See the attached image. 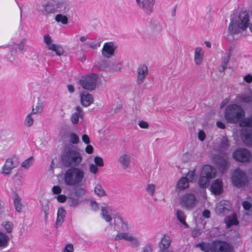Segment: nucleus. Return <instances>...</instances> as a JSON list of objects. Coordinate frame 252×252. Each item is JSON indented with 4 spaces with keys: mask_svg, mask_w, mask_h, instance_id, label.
<instances>
[{
    "mask_svg": "<svg viewBox=\"0 0 252 252\" xmlns=\"http://www.w3.org/2000/svg\"><path fill=\"white\" fill-rule=\"evenodd\" d=\"M82 160L81 154L77 150L68 149L62 155L61 161L65 167H76L78 166Z\"/></svg>",
    "mask_w": 252,
    "mask_h": 252,
    "instance_id": "f257e3e1",
    "label": "nucleus"
},
{
    "mask_svg": "<svg viewBox=\"0 0 252 252\" xmlns=\"http://www.w3.org/2000/svg\"><path fill=\"white\" fill-rule=\"evenodd\" d=\"M245 115L242 107L236 104L228 105L225 108L224 118L227 123L237 124Z\"/></svg>",
    "mask_w": 252,
    "mask_h": 252,
    "instance_id": "f03ea898",
    "label": "nucleus"
},
{
    "mask_svg": "<svg viewBox=\"0 0 252 252\" xmlns=\"http://www.w3.org/2000/svg\"><path fill=\"white\" fill-rule=\"evenodd\" d=\"M84 175L85 172L83 169L77 167H71L64 174V182L68 186L78 185L82 182Z\"/></svg>",
    "mask_w": 252,
    "mask_h": 252,
    "instance_id": "7ed1b4c3",
    "label": "nucleus"
},
{
    "mask_svg": "<svg viewBox=\"0 0 252 252\" xmlns=\"http://www.w3.org/2000/svg\"><path fill=\"white\" fill-rule=\"evenodd\" d=\"M111 239L115 241L125 240L128 242V245L130 247L133 248H137L141 245L139 238L128 232H119L117 234L113 235Z\"/></svg>",
    "mask_w": 252,
    "mask_h": 252,
    "instance_id": "20e7f679",
    "label": "nucleus"
},
{
    "mask_svg": "<svg viewBox=\"0 0 252 252\" xmlns=\"http://www.w3.org/2000/svg\"><path fill=\"white\" fill-rule=\"evenodd\" d=\"M97 78V75L95 74L83 76L80 79V84L84 89L93 90L96 87Z\"/></svg>",
    "mask_w": 252,
    "mask_h": 252,
    "instance_id": "39448f33",
    "label": "nucleus"
},
{
    "mask_svg": "<svg viewBox=\"0 0 252 252\" xmlns=\"http://www.w3.org/2000/svg\"><path fill=\"white\" fill-rule=\"evenodd\" d=\"M231 179L233 184L237 187H242L247 183L246 173L239 169H237L233 172Z\"/></svg>",
    "mask_w": 252,
    "mask_h": 252,
    "instance_id": "423d86ee",
    "label": "nucleus"
},
{
    "mask_svg": "<svg viewBox=\"0 0 252 252\" xmlns=\"http://www.w3.org/2000/svg\"><path fill=\"white\" fill-rule=\"evenodd\" d=\"M57 8L60 12L66 15L68 17L72 16L74 12L72 4L67 0H58Z\"/></svg>",
    "mask_w": 252,
    "mask_h": 252,
    "instance_id": "0eeeda50",
    "label": "nucleus"
},
{
    "mask_svg": "<svg viewBox=\"0 0 252 252\" xmlns=\"http://www.w3.org/2000/svg\"><path fill=\"white\" fill-rule=\"evenodd\" d=\"M197 203V199L192 193H186L181 199V205L188 210L192 209Z\"/></svg>",
    "mask_w": 252,
    "mask_h": 252,
    "instance_id": "6e6552de",
    "label": "nucleus"
},
{
    "mask_svg": "<svg viewBox=\"0 0 252 252\" xmlns=\"http://www.w3.org/2000/svg\"><path fill=\"white\" fill-rule=\"evenodd\" d=\"M44 42L45 43L46 47L48 50L55 52L58 56H61L64 53L63 48L60 45L52 43V39L49 35H45L43 37Z\"/></svg>",
    "mask_w": 252,
    "mask_h": 252,
    "instance_id": "1a4fd4ad",
    "label": "nucleus"
},
{
    "mask_svg": "<svg viewBox=\"0 0 252 252\" xmlns=\"http://www.w3.org/2000/svg\"><path fill=\"white\" fill-rule=\"evenodd\" d=\"M233 157L237 161L247 162L251 158V154L245 148H239L234 152Z\"/></svg>",
    "mask_w": 252,
    "mask_h": 252,
    "instance_id": "9d476101",
    "label": "nucleus"
},
{
    "mask_svg": "<svg viewBox=\"0 0 252 252\" xmlns=\"http://www.w3.org/2000/svg\"><path fill=\"white\" fill-rule=\"evenodd\" d=\"M138 6L142 8L143 11L148 15H150L153 12L154 6L156 0H135Z\"/></svg>",
    "mask_w": 252,
    "mask_h": 252,
    "instance_id": "9b49d317",
    "label": "nucleus"
},
{
    "mask_svg": "<svg viewBox=\"0 0 252 252\" xmlns=\"http://www.w3.org/2000/svg\"><path fill=\"white\" fill-rule=\"evenodd\" d=\"M17 165L18 162L16 159L12 158H7L2 167V173L5 175L9 174Z\"/></svg>",
    "mask_w": 252,
    "mask_h": 252,
    "instance_id": "f8f14e48",
    "label": "nucleus"
},
{
    "mask_svg": "<svg viewBox=\"0 0 252 252\" xmlns=\"http://www.w3.org/2000/svg\"><path fill=\"white\" fill-rule=\"evenodd\" d=\"M58 0H47L42 4L43 12L45 15L54 13L57 8Z\"/></svg>",
    "mask_w": 252,
    "mask_h": 252,
    "instance_id": "ddd939ff",
    "label": "nucleus"
},
{
    "mask_svg": "<svg viewBox=\"0 0 252 252\" xmlns=\"http://www.w3.org/2000/svg\"><path fill=\"white\" fill-rule=\"evenodd\" d=\"M249 15L246 11H242L239 15L238 26L243 31L245 30L249 25Z\"/></svg>",
    "mask_w": 252,
    "mask_h": 252,
    "instance_id": "4468645a",
    "label": "nucleus"
},
{
    "mask_svg": "<svg viewBox=\"0 0 252 252\" xmlns=\"http://www.w3.org/2000/svg\"><path fill=\"white\" fill-rule=\"evenodd\" d=\"M148 74V67L145 65H140L137 69V84H141L144 81L145 78Z\"/></svg>",
    "mask_w": 252,
    "mask_h": 252,
    "instance_id": "2eb2a0df",
    "label": "nucleus"
},
{
    "mask_svg": "<svg viewBox=\"0 0 252 252\" xmlns=\"http://www.w3.org/2000/svg\"><path fill=\"white\" fill-rule=\"evenodd\" d=\"M116 47L112 42L105 43L102 49V55L110 58L114 55Z\"/></svg>",
    "mask_w": 252,
    "mask_h": 252,
    "instance_id": "dca6fc26",
    "label": "nucleus"
},
{
    "mask_svg": "<svg viewBox=\"0 0 252 252\" xmlns=\"http://www.w3.org/2000/svg\"><path fill=\"white\" fill-rule=\"evenodd\" d=\"M172 240L169 236L164 235L158 244V252H163L171 249L170 248Z\"/></svg>",
    "mask_w": 252,
    "mask_h": 252,
    "instance_id": "f3484780",
    "label": "nucleus"
},
{
    "mask_svg": "<svg viewBox=\"0 0 252 252\" xmlns=\"http://www.w3.org/2000/svg\"><path fill=\"white\" fill-rule=\"evenodd\" d=\"M213 252H232L230 245L226 242L216 241Z\"/></svg>",
    "mask_w": 252,
    "mask_h": 252,
    "instance_id": "a211bd4d",
    "label": "nucleus"
},
{
    "mask_svg": "<svg viewBox=\"0 0 252 252\" xmlns=\"http://www.w3.org/2000/svg\"><path fill=\"white\" fill-rule=\"evenodd\" d=\"M241 137L246 145H252V129L243 128L241 130Z\"/></svg>",
    "mask_w": 252,
    "mask_h": 252,
    "instance_id": "6ab92c4d",
    "label": "nucleus"
},
{
    "mask_svg": "<svg viewBox=\"0 0 252 252\" xmlns=\"http://www.w3.org/2000/svg\"><path fill=\"white\" fill-rule=\"evenodd\" d=\"M118 162L122 168L126 170L128 168L131 163L130 155L127 154H122L118 158Z\"/></svg>",
    "mask_w": 252,
    "mask_h": 252,
    "instance_id": "aec40b11",
    "label": "nucleus"
},
{
    "mask_svg": "<svg viewBox=\"0 0 252 252\" xmlns=\"http://www.w3.org/2000/svg\"><path fill=\"white\" fill-rule=\"evenodd\" d=\"M238 102L243 103H249L252 101V91L250 89L248 92L243 93L236 96Z\"/></svg>",
    "mask_w": 252,
    "mask_h": 252,
    "instance_id": "412c9836",
    "label": "nucleus"
},
{
    "mask_svg": "<svg viewBox=\"0 0 252 252\" xmlns=\"http://www.w3.org/2000/svg\"><path fill=\"white\" fill-rule=\"evenodd\" d=\"M81 103L85 106L90 105L94 101L93 95L86 91H84L81 94Z\"/></svg>",
    "mask_w": 252,
    "mask_h": 252,
    "instance_id": "4be33fe9",
    "label": "nucleus"
},
{
    "mask_svg": "<svg viewBox=\"0 0 252 252\" xmlns=\"http://www.w3.org/2000/svg\"><path fill=\"white\" fill-rule=\"evenodd\" d=\"M210 190L214 194H220L222 192V181L220 179L215 180L211 185Z\"/></svg>",
    "mask_w": 252,
    "mask_h": 252,
    "instance_id": "5701e85b",
    "label": "nucleus"
},
{
    "mask_svg": "<svg viewBox=\"0 0 252 252\" xmlns=\"http://www.w3.org/2000/svg\"><path fill=\"white\" fill-rule=\"evenodd\" d=\"M216 241H214L211 243L202 242L196 245V247L200 248V249L204 252H213L215 248Z\"/></svg>",
    "mask_w": 252,
    "mask_h": 252,
    "instance_id": "b1692460",
    "label": "nucleus"
},
{
    "mask_svg": "<svg viewBox=\"0 0 252 252\" xmlns=\"http://www.w3.org/2000/svg\"><path fill=\"white\" fill-rule=\"evenodd\" d=\"M216 174V170L213 167L205 165L202 167L201 174L210 178V179H212L215 177Z\"/></svg>",
    "mask_w": 252,
    "mask_h": 252,
    "instance_id": "393cba45",
    "label": "nucleus"
},
{
    "mask_svg": "<svg viewBox=\"0 0 252 252\" xmlns=\"http://www.w3.org/2000/svg\"><path fill=\"white\" fill-rule=\"evenodd\" d=\"M233 51V48L230 47L227 50L226 54L222 58V61L221 63V68L222 71H224L227 68V64L229 62L230 59L231 58L232 52Z\"/></svg>",
    "mask_w": 252,
    "mask_h": 252,
    "instance_id": "a878e982",
    "label": "nucleus"
},
{
    "mask_svg": "<svg viewBox=\"0 0 252 252\" xmlns=\"http://www.w3.org/2000/svg\"><path fill=\"white\" fill-rule=\"evenodd\" d=\"M204 58V52L201 47H197L195 49L194 60L196 64L202 63Z\"/></svg>",
    "mask_w": 252,
    "mask_h": 252,
    "instance_id": "bb28decb",
    "label": "nucleus"
},
{
    "mask_svg": "<svg viewBox=\"0 0 252 252\" xmlns=\"http://www.w3.org/2000/svg\"><path fill=\"white\" fill-rule=\"evenodd\" d=\"M101 215L102 218L106 222H110L112 220V218L110 216V214L112 213V210L109 207L105 206L101 207Z\"/></svg>",
    "mask_w": 252,
    "mask_h": 252,
    "instance_id": "cd10ccee",
    "label": "nucleus"
},
{
    "mask_svg": "<svg viewBox=\"0 0 252 252\" xmlns=\"http://www.w3.org/2000/svg\"><path fill=\"white\" fill-rule=\"evenodd\" d=\"M217 166L222 171L228 167V163L226 157L219 156L216 160Z\"/></svg>",
    "mask_w": 252,
    "mask_h": 252,
    "instance_id": "c85d7f7f",
    "label": "nucleus"
},
{
    "mask_svg": "<svg viewBox=\"0 0 252 252\" xmlns=\"http://www.w3.org/2000/svg\"><path fill=\"white\" fill-rule=\"evenodd\" d=\"M240 28L238 26V23L237 20L232 19L228 26V32L231 34H234L240 32Z\"/></svg>",
    "mask_w": 252,
    "mask_h": 252,
    "instance_id": "c756f323",
    "label": "nucleus"
},
{
    "mask_svg": "<svg viewBox=\"0 0 252 252\" xmlns=\"http://www.w3.org/2000/svg\"><path fill=\"white\" fill-rule=\"evenodd\" d=\"M65 215V210L63 207H60L58 209L57 213V218L56 221L57 226H60L64 221V218Z\"/></svg>",
    "mask_w": 252,
    "mask_h": 252,
    "instance_id": "7c9ffc66",
    "label": "nucleus"
},
{
    "mask_svg": "<svg viewBox=\"0 0 252 252\" xmlns=\"http://www.w3.org/2000/svg\"><path fill=\"white\" fill-rule=\"evenodd\" d=\"M176 217L178 220L184 225L185 228H188L189 227V225L186 222V216L183 211L178 210L176 212Z\"/></svg>",
    "mask_w": 252,
    "mask_h": 252,
    "instance_id": "2f4dec72",
    "label": "nucleus"
},
{
    "mask_svg": "<svg viewBox=\"0 0 252 252\" xmlns=\"http://www.w3.org/2000/svg\"><path fill=\"white\" fill-rule=\"evenodd\" d=\"M13 201L16 210L18 212H21L23 208V205L21 203V199L16 193L13 197Z\"/></svg>",
    "mask_w": 252,
    "mask_h": 252,
    "instance_id": "473e14b6",
    "label": "nucleus"
},
{
    "mask_svg": "<svg viewBox=\"0 0 252 252\" xmlns=\"http://www.w3.org/2000/svg\"><path fill=\"white\" fill-rule=\"evenodd\" d=\"M176 187L180 190L185 189L189 187V181L186 178L182 177L177 182Z\"/></svg>",
    "mask_w": 252,
    "mask_h": 252,
    "instance_id": "72a5a7b5",
    "label": "nucleus"
},
{
    "mask_svg": "<svg viewBox=\"0 0 252 252\" xmlns=\"http://www.w3.org/2000/svg\"><path fill=\"white\" fill-rule=\"evenodd\" d=\"M211 179L201 174L199 180V187L202 188H206L209 186V181Z\"/></svg>",
    "mask_w": 252,
    "mask_h": 252,
    "instance_id": "f704fd0d",
    "label": "nucleus"
},
{
    "mask_svg": "<svg viewBox=\"0 0 252 252\" xmlns=\"http://www.w3.org/2000/svg\"><path fill=\"white\" fill-rule=\"evenodd\" d=\"M119 220H120V226L119 228V230L118 231V233L120 232V231H128L130 229V226L129 225L127 221L125 220H124L122 218H119Z\"/></svg>",
    "mask_w": 252,
    "mask_h": 252,
    "instance_id": "c9c22d12",
    "label": "nucleus"
},
{
    "mask_svg": "<svg viewBox=\"0 0 252 252\" xmlns=\"http://www.w3.org/2000/svg\"><path fill=\"white\" fill-rule=\"evenodd\" d=\"M226 224L227 228L230 227L232 225H237L238 222L237 221V218L235 216L232 215L228 216L226 220Z\"/></svg>",
    "mask_w": 252,
    "mask_h": 252,
    "instance_id": "e433bc0d",
    "label": "nucleus"
},
{
    "mask_svg": "<svg viewBox=\"0 0 252 252\" xmlns=\"http://www.w3.org/2000/svg\"><path fill=\"white\" fill-rule=\"evenodd\" d=\"M68 16L63 15L62 14H58L55 17V20L58 22H61L63 24H67L68 23Z\"/></svg>",
    "mask_w": 252,
    "mask_h": 252,
    "instance_id": "4c0bfd02",
    "label": "nucleus"
},
{
    "mask_svg": "<svg viewBox=\"0 0 252 252\" xmlns=\"http://www.w3.org/2000/svg\"><path fill=\"white\" fill-rule=\"evenodd\" d=\"M240 125L242 126L252 127V109L251 112L250 118L245 119L241 122Z\"/></svg>",
    "mask_w": 252,
    "mask_h": 252,
    "instance_id": "58836bf2",
    "label": "nucleus"
},
{
    "mask_svg": "<svg viewBox=\"0 0 252 252\" xmlns=\"http://www.w3.org/2000/svg\"><path fill=\"white\" fill-rule=\"evenodd\" d=\"M94 192L96 195L99 196L106 195L105 191L100 184H97L94 188Z\"/></svg>",
    "mask_w": 252,
    "mask_h": 252,
    "instance_id": "ea45409f",
    "label": "nucleus"
},
{
    "mask_svg": "<svg viewBox=\"0 0 252 252\" xmlns=\"http://www.w3.org/2000/svg\"><path fill=\"white\" fill-rule=\"evenodd\" d=\"M67 204L71 207H76L79 204V200L77 198L68 197L67 200Z\"/></svg>",
    "mask_w": 252,
    "mask_h": 252,
    "instance_id": "a19ab883",
    "label": "nucleus"
},
{
    "mask_svg": "<svg viewBox=\"0 0 252 252\" xmlns=\"http://www.w3.org/2000/svg\"><path fill=\"white\" fill-rule=\"evenodd\" d=\"M32 114L33 113H32V112L29 114L25 119V125L28 127L32 126L33 124L34 120L33 119L32 117Z\"/></svg>",
    "mask_w": 252,
    "mask_h": 252,
    "instance_id": "79ce46f5",
    "label": "nucleus"
},
{
    "mask_svg": "<svg viewBox=\"0 0 252 252\" xmlns=\"http://www.w3.org/2000/svg\"><path fill=\"white\" fill-rule=\"evenodd\" d=\"M43 109V105L42 102H38L37 103L35 108H32V113L33 114H36L37 113H40Z\"/></svg>",
    "mask_w": 252,
    "mask_h": 252,
    "instance_id": "37998d69",
    "label": "nucleus"
},
{
    "mask_svg": "<svg viewBox=\"0 0 252 252\" xmlns=\"http://www.w3.org/2000/svg\"><path fill=\"white\" fill-rule=\"evenodd\" d=\"M33 158L32 157L25 160L21 164V166L26 169L29 168L32 164Z\"/></svg>",
    "mask_w": 252,
    "mask_h": 252,
    "instance_id": "c03bdc74",
    "label": "nucleus"
},
{
    "mask_svg": "<svg viewBox=\"0 0 252 252\" xmlns=\"http://www.w3.org/2000/svg\"><path fill=\"white\" fill-rule=\"evenodd\" d=\"M228 210V208L226 207H223L220 204H217L216 207V211L218 214H225Z\"/></svg>",
    "mask_w": 252,
    "mask_h": 252,
    "instance_id": "a18cd8bd",
    "label": "nucleus"
},
{
    "mask_svg": "<svg viewBox=\"0 0 252 252\" xmlns=\"http://www.w3.org/2000/svg\"><path fill=\"white\" fill-rule=\"evenodd\" d=\"M155 185L153 184H148L146 189L147 192L153 196L155 191Z\"/></svg>",
    "mask_w": 252,
    "mask_h": 252,
    "instance_id": "49530a36",
    "label": "nucleus"
},
{
    "mask_svg": "<svg viewBox=\"0 0 252 252\" xmlns=\"http://www.w3.org/2000/svg\"><path fill=\"white\" fill-rule=\"evenodd\" d=\"M69 141L72 144H77L79 141V137L74 133H71L69 135Z\"/></svg>",
    "mask_w": 252,
    "mask_h": 252,
    "instance_id": "de8ad7c7",
    "label": "nucleus"
},
{
    "mask_svg": "<svg viewBox=\"0 0 252 252\" xmlns=\"http://www.w3.org/2000/svg\"><path fill=\"white\" fill-rule=\"evenodd\" d=\"M8 240V237L0 232V247L4 246L7 243Z\"/></svg>",
    "mask_w": 252,
    "mask_h": 252,
    "instance_id": "09e8293b",
    "label": "nucleus"
},
{
    "mask_svg": "<svg viewBox=\"0 0 252 252\" xmlns=\"http://www.w3.org/2000/svg\"><path fill=\"white\" fill-rule=\"evenodd\" d=\"M86 192L85 189L81 187H77L75 189V194L77 196H82Z\"/></svg>",
    "mask_w": 252,
    "mask_h": 252,
    "instance_id": "8fccbe9b",
    "label": "nucleus"
},
{
    "mask_svg": "<svg viewBox=\"0 0 252 252\" xmlns=\"http://www.w3.org/2000/svg\"><path fill=\"white\" fill-rule=\"evenodd\" d=\"M94 162L97 166L102 167L104 165L103 160L101 157H95L94 158Z\"/></svg>",
    "mask_w": 252,
    "mask_h": 252,
    "instance_id": "3c124183",
    "label": "nucleus"
},
{
    "mask_svg": "<svg viewBox=\"0 0 252 252\" xmlns=\"http://www.w3.org/2000/svg\"><path fill=\"white\" fill-rule=\"evenodd\" d=\"M195 172L194 171H189L186 175V178L188 181L192 182L195 180Z\"/></svg>",
    "mask_w": 252,
    "mask_h": 252,
    "instance_id": "603ef678",
    "label": "nucleus"
},
{
    "mask_svg": "<svg viewBox=\"0 0 252 252\" xmlns=\"http://www.w3.org/2000/svg\"><path fill=\"white\" fill-rule=\"evenodd\" d=\"M79 114L77 112L74 113L71 117V121L74 124H76L79 120Z\"/></svg>",
    "mask_w": 252,
    "mask_h": 252,
    "instance_id": "864d4df0",
    "label": "nucleus"
},
{
    "mask_svg": "<svg viewBox=\"0 0 252 252\" xmlns=\"http://www.w3.org/2000/svg\"><path fill=\"white\" fill-rule=\"evenodd\" d=\"M152 245L148 243L142 248V252H152Z\"/></svg>",
    "mask_w": 252,
    "mask_h": 252,
    "instance_id": "5fc2aeb1",
    "label": "nucleus"
},
{
    "mask_svg": "<svg viewBox=\"0 0 252 252\" xmlns=\"http://www.w3.org/2000/svg\"><path fill=\"white\" fill-rule=\"evenodd\" d=\"M89 170L90 172L95 174L98 171L97 166L94 164H91L89 166Z\"/></svg>",
    "mask_w": 252,
    "mask_h": 252,
    "instance_id": "6e6d98bb",
    "label": "nucleus"
},
{
    "mask_svg": "<svg viewBox=\"0 0 252 252\" xmlns=\"http://www.w3.org/2000/svg\"><path fill=\"white\" fill-rule=\"evenodd\" d=\"M90 205L92 207V209L94 211L98 210L99 207L98 204L94 201L91 200L90 202Z\"/></svg>",
    "mask_w": 252,
    "mask_h": 252,
    "instance_id": "4d7b16f0",
    "label": "nucleus"
},
{
    "mask_svg": "<svg viewBox=\"0 0 252 252\" xmlns=\"http://www.w3.org/2000/svg\"><path fill=\"white\" fill-rule=\"evenodd\" d=\"M74 251L73 246L71 244H68L66 245L64 249L63 252H73Z\"/></svg>",
    "mask_w": 252,
    "mask_h": 252,
    "instance_id": "13d9d810",
    "label": "nucleus"
},
{
    "mask_svg": "<svg viewBox=\"0 0 252 252\" xmlns=\"http://www.w3.org/2000/svg\"><path fill=\"white\" fill-rule=\"evenodd\" d=\"M52 191L54 194H60L62 191V189L60 186H55L52 188Z\"/></svg>",
    "mask_w": 252,
    "mask_h": 252,
    "instance_id": "bf43d9fd",
    "label": "nucleus"
},
{
    "mask_svg": "<svg viewBox=\"0 0 252 252\" xmlns=\"http://www.w3.org/2000/svg\"><path fill=\"white\" fill-rule=\"evenodd\" d=\"M56 198L58 201L61 203L64 202L66 199L65 195L63 194L59 195L56 197Z\"/></svg>",
    "mask_w": 252,
    "mask_h": 252,
    "instance_id": "052dcab7",
    "label": "nucleus"
},
{
    "mask_svg": "<svg viewBox=\"0 0 252 252\" xmlns=\"http://www.w3.org/2000/svg\"><path fill=\"white\" fill-rule=\"evenodd\" d=\"M198 139L200 141H203L204 140V139L206 137V134L203 130H199L198 132Z\"/></svg>",
    "mask_w": 252,
    "mask_h": 252,
    "instance_id": "680f3d73",
    "label": "nucleus"
},
{
    "mask_svg": "<svg viewBox=\"0 0 252 252\" xmlns=\"http://www.w3.org/2000/svg\"><path fill=\"white\" fill-rule=\"evenodd\" d=\"M42 210L44 211V214L49 213V204L46 203L45 205L42 204Z\"/></svg>",
    "mask_w": 252,
    "mask_h": 252,
    "instance_id": "e2e57ef3",
    "label": "nucleus"
},
{
    "mask_svg": "<svg viewBox=\"0 0 252 252\" xmlns=\"http://www.w3.org/2000/svg\"><path fill=\"white\" fill-rule=\"evenodd\" d=\"M4 228L6 230L7 232L9 233L11 232L12 229V223L10 222H7L4 225Z\"/></svg>",
    "mask_w": 252,
    "mask_h": 252,
    "instance_id": "0e129e2a",
    "label": "nucleus"
},
{
    "mask_svg": "<svg viewBox=\"0 0 252 252\" xmlns=\"http://www.w3.org/2000/svg\"><path fill=\"white\" fill-rule=\"evenodd\" d=\"M242 205L243 208L247 210H249L252 206L251 203L247 201H244L242 203Z\"/></svg>",
    "mask_w": 252,
    "mask_h": 252,
    "instance_id": "69168bd1",
    "label": "nucleus"
},
{
    "mask_svg": "<svg viewBox=\"0 0 252 252\" xmlns=\"http://www.w3.org/2000/svg\"><path fill=\"white\" fill-rule=\"evenodd\" d=\"M122 108V106L121 104H118V105L114 107V108H112V111L113 114H115L119 112L121 109Z\"/></svg>",
    "mask_w": 252,
    "mask_h": 252,
    "instance_id": "338daca9",
    "label": "nucleus"
},
{
    "mask_svg": "<svg viewBox=\"0 0 252 252\" xmlns=\"http://www.w3.org/2000/svg\"><path fill=\"white\" fill-rule=\"evenodd\" d=\"M244 80L247 83H250L252 82V75L251 74H248L244 76Z\"/></svg>",
    "mask_w": 252,
    "mask_h": 252,
    "instance_id": "774afa93",
    "label": "nucleus"
}]
</instances>
